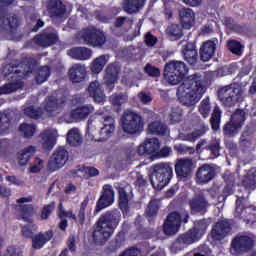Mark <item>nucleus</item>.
<instances>
[{
	"instance_id": "nucleus-54",
	"label": "nucleus",
	"mask_w": 256,
	"mask_h": 256,
	"mask_svg": "<svg viewBox=\"0 0 256 256\" xmlns=\"http://www.w3.org/2000/svg\"><path fill=\"white\" fill-rule=\"evenodd\" d=\"M198 111L204 119H207L209 117V114L211 113V103L209 102V97L203 99L198 106Z\"/></svg>"
},
{
	"instance_id": "nucleus-52",
	"label": "nucleus",
	"mask_w": 256,
	"mask_h": 256,
	"mask_svg": "<svg viewBox=\"0 0 256 256\" xmlns=\"http://www.w3.org/2000/svg\"><path fill=\"white\" fill-rule=\"evenodd\" d=\"M21 211L23 214L24 221H27L28 223H33V219L28 217H33L35 213H37V210L33 207V205H21Z\"/></svg>"
},
{
	"instance_id": "nucleus-57",
	"label": "nucleus",
	"mask_w": 256,
	"mask_h": 256,
	"mask_svg": "<svg viewBox=\"0 0 256 256\" xmlns=\"http://www.w3.org/2000/svg\"><path fill=\"white\" fill-rule=\"evenodd\" d=\"M144 73H146L148 77H161V69L157 68L156 66H153L150 63H147L145 65Z\"/></svg>"
},
{
	"instance_id": "nucleus-6",
	"label": "nucleus",
	"mask_w": 256,
	"mask_h": 256,
	"mask_svg": "<svg viewBox=\"0 0 256 256\" xmlns=\"http://www.w3.org/2000/svg\"><path fill=\"white\" fill-rule=\"evenodd\" d=\"M37 65V61L33 58H28L24 62L20 64H8L4 68V75L8 77L11 75L12 79H27L33 71H35V67Z\"/></svg>"
},
{
	"instance_id": "nucleus-30",
	"label": "nucleus",
	"mask_w": 256,
	"mask_h": 256,
	"mask_svg": "<svg viewBox=\"0 0 256 256\" xmlns=\"http://www.w3.org/2000/svg\"><path fill=\"white\" fill-rule=\"evenodd\" d=\"M52 230L46 232H40L39 234L32 237V247L33 249H42L51 239H53Z\"/></svg>"
},
{
	"instance_id": "nucleus-21",
	"label": "nucleus",
	"mask_w": 256,
	"mask_h": 256,
	"mask_svg": "<svg viewBox=\"0 0 256 256\" xmlns=\"http://www.w3.org/2000/svg\"><path fill=\"white\" fill-rule=\"evenodd\" d=\"M209 227V221L206 219L197 220L194 222V227L187 232L188 235H191L193 241H198L203 235H205L207 228Z\"/></svg>"
},
{
	"instance_id": "nucleus-44",
	"label": "nucleus",
	"mask_w": 256,
	"mask_h": 256,
	"mask_svg": "<svg viewBox=\"0 0 256 256\" xmlns=\"http://www.w3.org/2000/svg\"><path fill=\"white\" fill-rule=\"evenodd\" d=\"M13 112L4 111L0 113V135H3L7 129H9V123H11V115Z\"/></svg>"
},
{
	"instance_id": "nucleus-19",
	"label": "nucleus",
	"mask_w": 256,
	"mask_h": 256,
	"mask_svg": "<svg viewBox=\"0 0 256 256\" xmlns=\"http://www.w3.org/2000/svg\"><path fill=\"white\" fill-rule=\"evenodd\" d=\"M58 137L59 134L57 132V129L48 128L41 132L40 141L45 149H53V147H55V143L57 142Z\"/></svg>"
},
{
	"instance_id": "nucleus-34",
	"label": "nucleus",
	"mask_w": 256,
	"mask_h": 256,
	"mask_svg": "<svg viewBox=\"0 0 256 256\" xmlns=\"http://www.w3.org/2000/svg\"><path fill=\"white\" fill-rule=\"evenodd\" d=\"M148 132L151 135L165 136L169 135V128L161 121H154L148 125Z\"/></svg>"
},
{
	"instance_id": "nucleus-53",
	"label": "nucleus",
	"mask_w": 256,
	"mask_h": 256,
	"mask_svg": "<svg viewBox=\"0 0 256 256\" xmlns=\"http://www.w3.org/2000/svg\"><path fill=\"white\" fill-rule=\"evenodd\" d=\"M159 205H160L159 200L157 199L151 200L145 210L146 217H155L159 211Z\"/></svg>"
},
{
	"instance_id": "nucleus-13",
	"label": "nucleus",
	"mask_w": 256,
	"mask_h": 256,
	"mask_svg": "<svg viewBox=\"0 0 256 256\" xmlns=\"http://www.w3.org/2000/svg\"><path fill=\"white\" fill-rule=\"evenodd\" d=\"M195 169V163L191 158H181L175 164V173L178 179H189Z\"/></svg>"
},
{
	"instance_id": "nucleus-60",
	"label": "nucleus",
	"mask_w": 256,
	"mask_h": 256,
	"mask_svg": "<svg viewBox=\"0 0 256 256\" xmlns=\"http://www.w3.org/2000/svg\"><path fill=\"white\" fill-rule=\"evenodd\" d=\"M19 131L23 133L24 137H33L35 135V125L33 124H21Z\"/></svg>"
},
{
	"instance_id": "nucleus-12",
	"label": "nucleus",
	"mask_w": 256,
	"mask_h": 256,
	"mask_svg": "<svg viewBox=\"0 0 256 256\" xmlns=\"http://www.w3.org/2000/svg\"><path fill=\"white\" fill-rule=\"evenodd\" d=\"M115 201V191H113V186L106 184L102 188V193L100 198L96 203L95 213H99L102 209H107L110 205H113Z\"/></svg>"
},
{
	"instance_id": "nucleus-35",
	"label": "nucleus",
	"mask_w": 256,
	"mask_h": 256,
	"mask_svg": "<svg viewBox=\"0 0 256 256\" xmlns=\"http://www.w3.org/2000/svg\"><path fill=\"white\" fill-rule=\"evenodd\" d=\"M66 141L71 147H79L83 143V137L78 128H71L66 136Z\"/></svg>"
},
{
	"instance_id": "nucleus-11",
	"label": "nucleus",
	"mask_w": 256,
	"mask_h": 256,
	"mask_svg": "<svg viewBox=\"0 0 256 256\" xmlns=\"http://www.w3.org/2000/svg\"><path fill=\"white\" fill-rule=\"evenodd\" d=\"M188 205L193 215L197 213L205 215L209 208V201L205 198V193L198 192L189 200Z\"/></svg>"
},
{
	"instance_id": "nucleus-61",
	"label": "nucleus",
	"mask_w": 256,
	"mask_h": 256,
	"mask_svg": "<svg viewBox=\"0 0 256 256\" xmlns=\"http://www.w3.org/2000/svg\"><path fill=\"white\" fill-rule=\"evenodd\" d=\"M127 205H129V196L127 195V192H125V189L120 188L119 189V206H120V209H127Z\"/></svg>"
},
{
	"instance_id": "nucleus-55",
	"label": "nucleus",
	"mask_w": 256,
	"mask_h": 256,
	"mask_svg": "<svg viewBox=\"0 0 256 256\" xmlns=\"http://www.w3.org/2000/svg\"><path fill=\"white\" fill-rule=\"evenodd\" d=\"M210 123L212 125L213 131H217V129H219V125L221 123V111L219 110V108L214 109L210 119Z\"/></svg>"
},
{
	"instance_id": "nucleus-5",
	"label": "nucleus",
	"mask_w": 256,
	"mask_h": 256,
	"mask_svg": "<svg viewBox=\"0 0 256 256\" xmlns=\"http://www.w3.org/2000/svg\"><path fill=\"white\" fill-rule=\"evenodd\" d=\"M122 129L128 135H139L145 127L143 117L133 110H125L122 114Z\"/></svg>"
},
{
	"instance_id": "nucleus-2",
	"label": "nucleus",
	"mask_w": 256,
	"mask_h": 256,
	"mask_svg": "<svg viewBox=\"0 0 256 256\" xmlns=\"http://www.w3.org/2000/svg\"><path fill=\"white\" fill-rule=\"evenodd\" d=\"M121 221L119 210H109L98 218L94 225L93 241L96 245H105Z\"/></svg>"
},
{
	"instance_id": "nucleus-4",
	"label": "nucleus",
	"mask_w": 256,
	"mask_h": 256,
	"mask_svg": "<svg viewBox=\"0 0 256 256\" xmlns=\"http://www.w3.org/2000/svg\"><path fill=\"white\" fill-rule=\"evenodd\" d=\"M152 175L150 177L151 185L154 189H163L169 185L173 177V168L167 163H158L152 166Z\"/></svg>"
},
{
	"instance_id": "nucleus-56",
	"label": "nucleus",
	"mask_w": 256,
	"mask_h": 256,
	"mask_svg": "<svg viewBox=\"0 0 256 256\" xmlns=\"http://www.w3.org/2000/svg\"><path fill=\"white\" fill-rule=\"evenodd\" d=\"M30 224H27L22 227V235L26 239L33 238V235H35V232L37 231V226L33 224V222H29Z\"/></svg>"
},
{
	"instance_id": "nucleus-37",
	"label": "nucleus",
	"mask_w": 256,
	"mask_h": 256,
	"mask_svg": "<svg viewBox=\"0 0 256 256\" xmlns=\"http://www.w3.org/2000/svg\"><path fill=\"white\" fill-rule=\"evenodd\" d=\"M145 5V0H124L123 9L126 13H138L139 9Z\"/></svg>"
},
{
	"instance_id": "nucleus-28",
	"label": "nucleus",
	"mask_w": 256,
	"mask_h": 256,
	"mask_svg": "<svg viewBox=\"0 0 256 256\" xmlns=\"http://www.w3.org/2000/svg\"><path fill=\"white\" fill-rule=\"evenodd\" d=\"M217 51V44L211 40L204 42L200 48V58L202 61H209L215 57Z\"/></svg>"
},
{
	"instance_id": "nucleus-48",
	"label": "nucleus",
	"mask_w": 256,
	"mask_h": 256,
	"mask_svg": "<svg viewBox=\"0 0 256 256\" xmlns=\"http://www.w3.org/2000/svg\"><path fill=\"white\" fill-rule=\"evenodd\" d=\"M88 203L89 200H84L81 203L80 210L77 216H75L73 213H70V217H72V219H75L77 223H79V225L81 226L85 225V209H87Z\"/></svg>"
},
{
	"instance_id": "nucleus-51",
	"label": "nucleus",
	"mask_w": 256,
	"mask_h": 256,
	"mask_svg": "<svg viewBox=\"0 0 256 256\" xmlns=\"http://www.w3.org/2000/svg\"><path fill=\"white\" fill-rule=\"evenodd\" d=\"M245 110L243 109H237L232 115L230 120L232 123H236V125H240V127H243V123H245L246 118Z\"/></svg>"
},
{
	"instance_id": "nucleus-20",
	"label": "nucleus",
	"mask_w": 256,
	"mask_h": 256,
	"mask_svg": "<svg viewBox=\"0 0 256 256\" xmlns=\"http://www.w3.org/2000/svg\"><path fill=\"white\" fill-rule=\"evenodd\" d=\"M17 27H19V18L17 15L12 14L8 16H2L0 22L1 33H13Z\"/></svg>"
},
{
	"instance_id": "nucleus-15",
	"label": "nucleus",
	"mask_w": 256,
	"mask_h": 256,
	"mask_svg": "<svg viewBox=\"0 0 256 256\" xmlns=\"http://www.w3.org/2000/svg\"><path fill=\"white\" fill-rule=\"evenodd\" d=\"M121 68L117 64H109L105 69L104 85L108 87L109 91H113L115 83L119 79V72Z\"/></svg>"
},
{
	"instance_id": "nucleus-40",
	"label": "nucleus",
	"mask_w": 256,
	"mask_h": 256,
	"mask_svg": "<svg viewBox=\"0 0 256 256\" xmlns=\"http://www.w3.org/2000/svg\"><path fill=\"white\" fill-rule=\"evenodd\" d=\"M166 35L171 39V41H177L183 37V29L179 24H171L166 29Z\"/></svg>"
},
{
	"instance_id": "nucleus-46",
	"label": "nucleus",
	"mask_w": 256,
	"mask_h": 256,
	"mask_svg": "<svg viewBox=\"0 0 256 256\" xmlns=\"http://www.w3.org/2000/svg\"><path fill=\"white\" fill-rule=\"evenodd\" d=\"M204 149H206V151H210L212 156L219 157L221 152V140L213 139L204 147Z\"/></svg>"
},
{
	"instance_id": "nucleus-50",
	"label": "nucleus",
	"mask_w": 256,
	"mask_h": 256,
	"mask_svg": "<svg viewBox=\"0 0 256 256\" xmlns=\"http://www.w3.org/2000/svg\"><path fill=\"white\" fill-rule=\"evenodd\" d=\"M24 114L26 117H30V119H41L43 117V108L28 106L24 108Z\"/></svg>"
},
{
	"instance_id": "nucleus-18",
	"label": "nucleus",
	"mask_w": 256,
	"mask_h": 256,
	"mask_svg": "<svg viewBox=\"0 0 256 256\" xmlns=\"http://www.w3.org/2000/svg\"><path fill=\"white\" fill-rule=\"evenodd\" d=\"M160 143L157 138H146L137 148L138 155H153L159 153Z\"/></svg>"
},
{
	"instance_id": "nucleus-64",
	"label": "nucleus",
	"mask_w": 256,
	"mask_h": 256,
	"mask_svg": "<svg viewBox=\"0 0 256 256\" xmlns=\"http://www.w3.org/2000/svg\"><path fill=\"white\" fill-rule=\"evenodd\" d=\"M181 117H183V111L179 108H173L170 113L171 123H179V121H181Z\"/></svg>"
},
{
	"instance_id": "nucleus-8",
	"label": "nucleus",
	"mask_w": 256,
	"mask_h": 256,
	"mask_svg": "<svg viewBox=\"0 0 256 256\" xmlns=\"http://www.w3.org/2000/svg\"><path fill=\"white\" fill-rule=\"evenodd\" d=\"M77 37L84 41L85 45H90V47H97L99 49L107 43V36H105V32L93 26L80 31Z\"/></svg>"
},
{
	"instance_id": "nucleus-25",
	"label": "nucleus",
	"mask_w": 256,
	"mask_h": 256,
	"mask_svg": "<svg viewBox=\"0 0 256 256\" xmlns=\"http://www.w3.org/2000/svg\"><path fill=\"white\" fill-rule=\"evenodd\" d=\"M43 108L49 117H55V115H59V113L61 112V105L59 104V100L55 96H50L46 98L43 103Z\"/></svg>"
},
{
	"instance_id": "nucleus-32",
	"label": "nucleus",
	"mask_w": 256,
	"mask_h": 256,
	"mask_svg": "<svg viewBox=\"0 0 256 256\" xmlns=\"http://www.w3.org/2000/svg\"><path fill=\"white\" fill-rule=\"evenodd\" d=\"M179 17L184 29H189L192 25H195V13L191 8H182L179 11Z\"/></svg>"
},
{
	"instance_id": "nucleus-7",
	"label": "nucleus",
	"mask_w": 256,
	"mask_h": 256,
	"mask_svg": "<svg viewBox=\"0 0 256 256\" xmlns=\"http://www.w3.org/2000/svg\"><path fill=\"white\" fill-rule=\"evenodd\" d=\"M243 88L238 84L224 86L218 91V97L224 107H235L237 103L243 101Z\"/></svg>"
},
{
	"instance_id": "nucleus-62",
	"label": "nucleus",
	"mask_w": 256,
	"mask_h": 256,
	"mask_svg": "<svg viewBox=\"0 0 256 256\" xmlns=\"http://www.w3.org/2000/svg\"><path fill=\"white\" fill-rule=\"evenodd\" d=\"M55 210V202H52L46 206L43 207L42 211H41V219H49V217L51 216V213H53V211Z\"/></svg>"
},
{
	"instance_id": "nucleus-47",
	"label": "nucleus",
	"mask_w": 256,
	"mask_h": 256,
	"mask_svg": "<svg viewBox=\"0 0 256 256\" xmlns=\"http://www.w3.org/2000/svg\"><path fill=\"white\" fill-rule=\"evenodd\" d=\"M209 131V126L203 124L200 129L194 130L192 133L188 134L186 136V140L190 141L191 143H194V141H197L200 137H203L205 133Z\"/></svg>"
},
{
	"instance_id": "nucleus-43",
	"label": "nucleus",
	"mask_w": 256,
	"mask_h": 256,
	"mask_svg": "<svg viewBox=\"0 0 256 256\" xmlns=\"http://www.w3.org/2000/svg\"><path fill=\"white\" fill-rule=\"evenodd\" d=\"M242 185L247 189H255L256 185V168H252L242 181Z\"/></svg>"
},
{
	"instance_id": "nucleus-9",
	"label": "nucleus",
	"mask_w": 256,
	"mask_h": 256,
	"mask_svg": "<svg viewBox=\"0 0 256 256\" xmlns=\"http://www.w3.org/2000/svg\"><path fill=\"white\" fill-rule=\"evenodd\" d=\"M255 245V240L247 235H236L231 241V255L239 256L249 253Z\"/></svg>"
},
{
	"instance_id": "nucleus-3",
	"label": "nucleus",
	"mask_w": 256,
	"mask_h": 256,
	"mask_svg": "<svg viewBox=\"0 0 256 256\" xmlns=\"http://www.w3.org/2000/svg\"><path fill=\"white\" fill-rule=\"evenodd\" d=\"M187 73L189 68L183 61L172 60L164 66V77L170 85H179Z\"/></svg>"
},
{
	"instance_id": "nucleus-31",
	"label": "nucleus",
	"mask_w": 256,
	"mask_h": 256,
	"mask_svg": "<svg viewBox=\"0 0 256 256\" xmlns=\"http://www.w3.org/2000/svg\"><path fill=\"white\" fill-rule=\"evenodd\" d=\"M90 97H93L95 103H103L105 101V93L99 81L95 80L88 87Z\"/></svg>"
},
{
	"instance_id": "nucleus-41",
	"label": "nucleus",
	"mask_w": 256,
	"mask_h": 256,
	"mask_svg": "<svg viewBox=\"0 0 256 256\" xmlns=\"http://www.w3.org/2000/svg\"><path fill=\"white\" fill-rule=\"evenodd\" d=\"M22 88L23 82L21 81L4 84L0 87V95H9V93H15V91H19Z\"/></svg>"
},
{
	"instance_id": "nucleus-58",
	"label": "nucleus",
	"mask_w": 256,
	"mask_h": 256,
	"mask_svg": "<svg viewBox=\"0 0 256 256\" xmlns=\"http://www.w3.org/2000/svg\"><path fill=\"white\" fill-rule=\"evenodd\" d=\"M110 101L114 107H121V105L127 103V96L123 93L114 94L110 97Z\"/></svg>"
},
{
	"instance_id": "nucleus-22",
	"label": "nucleus",
	"mask_w": 256,
	"mask_h": 256,
	"mask_svg": "<svg viewBox=\"0 0 256 256\" xmlns=\"http://www.w3.org/2000/svg\"><path fill=\"white\" fill-rule=\"evenodd\" d=\"M85 77H87V68L82 64H74L69 69V78L72 83H82L85 81Z\"/></svg>"
},
{
	"instance_id": "nucleus-26",
	"label": "nucleus",
	"mask_w": 256,
	"mask_h": 256,
	"mask_svg": "<svg viewBox=\"0 0 256 256\" xmlns=\"http://www.w3.org/2000/svg\"><path fill=\"white\" fill-rule=\"evenodd\" d=\"M182 55L184 61L188 62L189 65H197V61L199 60V54L197 53L195 44L187 43L182 49Z\"/></svg>"
},
{
	"instance_id": "nucleus-39",
	"label": "nucleus",
	"mask_w": 256,
	"mask_h": 256,
	"mask_svg": "<svg viewBox=\"0 0 256 256\" xmlns=\"http://www.w3.org/2000/svg\"><path fill=\"white\" fill-rule=\"evenodd\" d=\"M125 244V234L119 233L116 237L109 242L107 250L109 253H115L118 249H121Z\"/></svg>"
},
{
	"instance_id": "nucleus-10",
	"label": "nucleus",
	"mask_w": 256,
	"mask_h": 256,
	"mask_svg": "<svg viewBox=\"0 0 256 256\" xmlns=\"http://www.w3.org/2000/svg\"><path fill=\"white\" fill-rule=\"evenodd\" d=\"M68 160L69 152L65 149V147H59L55 150L48 161L49 171H58V169L65 166Z\"/></svg>"
},
{
	"instance_id": "nucleus-27",
	"label": "nucleus",
	"mask_w": 256,
	"mask_h": 256,
	"mask_svg": "<svg viewBox=\"0 0 256 256\" xmlns=\"http://www.w3.org/2000/svg\"><path fill=\"white\" fill-rule=\"evenodd\" d=\"M48 11L52 19H63V15H65V5H63L61 0H50Z\"/></svg>"
},
{
	"instance_id": "nucleus-45",
	"label": "nucleus",
	"mask_w": 256,
	"mask_h": 256,
	"mask_svg": "<svg viewBox=\"0 0 256 256\" xmlns=\"http://www.w3.org/2000/svg\"><path fill=\"white\" fill-rule=\"evenodd\" d=\"M50 75L51 69L49 68V66H42L38 69V72L35 76L36 82L38 83V85H41L49 79Z\"/></svg>"
},
{
	"instance_id": "nucleus-33",
	"label": "nucleus",
	"mask_w": 256,
	"mask_h": 256,
	"mask_svg": "<svg viewBox=\"0 0 256 256\" xmlns=\"http://www.w3.org/2000/svg\"><path fill=\"white\" fill-rule=\"evenodd\" d=\"M68 55L78 61H87V59H91L93 51L86 47H74L68 51Z\"/></svg>"
},
{
	"instance_id": "nucleus-42",
	"label": "nucleus",
	"mask_w": 256,
	"mask_h": 256,
	"mask_svg": "<svg viewBox=\"0 0 256 256\" xmlns=\"http://www.w3.org/2000/svg\"><path fill=\"white\" fill-rule=\"evenodd\" d=\"M240 129L241 125H238L237 123L233 122V120H230L224 125L223 133L226 137H235V135L239 133Z\"/></svg>"
},
{
	"instance_id": "nucleus-24",
	"label": "nucleus",
	"mask_w": 256,
	"mask_h": 256,
	"mask_svg": "<svg viewBox=\"0 0 256 256\" xmlns=\"http://www.w3.org/2000/svg\"><path fill=\"white\" fill-rule=\"evenodd\" d=\"M34 39L35 43L41 47H51V45H55L59 41V36L55 32H43Z\"/></svg>"
},
{
	"instance_id": "nucleus-59",
	"label": "nucleus",
	"mask_w": 256,
	"mask_h": 256,
	"mask_svg": "<svg viewBox=\"0 0 256 256\" xmlns=\"http://www.w3.org/2000/svg\"><path fill=\"white\" fill-rule=\"evenodd\" d=\"M175 151L180 155H195V148L186 146L184 144H178L174 146Z\"/></svg>"
},
{
	"instance_id": "nucleus-63",
	"label": "nucleus",
	"mask_w": 256,
	"mask_h": 256,
	"mask_svg": "<svg viewBox=\"0 0 256 256\" xmlns=\"http://www.w3.org/2000/svg\"><path fill=\"white\" fill-rule=\"evenodd\" d=\"M86 179H91V177L99 176V170L95 167L87 166L82 169Z\"/></svg>"
},
{
	"instance_id": "nucleus-16",
	"label": "nucleus",
	"mask_w": 256,
	"mask_h": 256,
	"mask_svg": "<svg viewBox=\"0 0 256 256\" xmlns=\"http://www.w3.org/2000/svg\"><path fill=\"white\" fill-rule=\"evenodd\" d=\"M229 233H231V224L227 221H219L212 227L210 235L214 241H223Z\"/></svg>"
},
{
	"instance_id": "nucleus-23",
	"label": "nucleus",
	"mask_w": 256,
	"mask_h": 256,
	"mask_svg": "<svg viewBox=\"0 0 256 256\" xmlns=\"http://www.w3.org/2000/svg\"><path fill=\"white\" fill-rule=\"evenodd\" d=\"M91 113H95V107H93L91 104H87L76 107L71 111L70 115L74 121H85V119H87Z\"/></svg>"
},
{
	"instance_id": "nucleus-29",
	"label": "nucleus",
	"mask_w": 256,
	"mask_h": 256,
	"mask_svg": "<svg viewBox=\"0 0 256 256\" xmlns=\"http://www.w3.org/2000/svg\"><path fill=\"white\" fill-rule=\"evenodd\" d=\"M192 243H195V240H193L191 234L186 232L185 234L180 235L172 244L171 252L178 253V251H183L187 245H191Z\"/></svg>"
},
{
	"instance_id": "nucleus-36",
	"label": "nucleus",
	"mask_w": 256,
	"mask_h": 256,
	"mask_svg": "<svg viewBox=\"0 0 256 256\" xmlns=\"http://www.w3.org/2000/svg\"><path fill=\"white\" fill-rule=\"evenodd\" d=\"M109 62V55H101L94 59L90 65L92 73L99 74L103 71V68Z\"/></svg>"
},
{
	"instance_id": "nucleus-17",
	"label": "nucleus",
	"mask_w": 256,
	"mask_h": 256,
	"mask_svg": "<svg viewBox=\"0 0 256 256\" xmlns=\"http://www.w3.org/2000/svg\"><path fill=\"white\" fill-rule=\"evenodd\" d=\"M215 179V168L211 164H204L196 171V182L202 185Z\"/></svg>"
},
{
	"instance_id": "nucleus-14",
	"label": "nucleus",
	"mask_w": 256,
	"mask_h": 256,
	"mask_svg": "<svg viewBox=\"0 0 256 256\" xmlns=\"http://www.w3.org/2000/svg\"><path fill=\"white\" fill-rule=\"evenodd\" d=\"M181 227V215L177 212L170 213L163 225L165 235H175Z\"/></svg>"
},
{
	"instance_id": "nucleus-38",
	"label": "nucleus",
	"mask_w": 256,
	"mask_h": 256,
	"mask_svg": "<svg viewBox=\"0 0 256 256\" xmlns=\"http://www.w3.org/2000/svg\"><path fill=\"white\" fill-rule=\"evenodd\" d=\"M35 146H29L18 152V164L21 166L27 165L29 159L35 155Z\"/></svg>"
},
{
	"instance_id": "nucleus-1",
	"label": "nucleus",
	"mask_w": 256,
	"mask_h": 256,
	"mask_svg": "<svg viewBox=\"0 0 256 256\" xmlns=\"http://www.w3.org/2000/svg\"><path fill=\"white\" fill-rule=\"evenodd\" d=\"M205 91H207V86H205L201 76L197 74L190 75L177 89L178 101L186 107H191L201 101Z\"/></svg>"
},
{
	"instance_id": "nucleus-49",
	"label": "nucleus",
	"mask_w": 256,
	"mask_h": 256,
	"mask_svg": "<svg viewBox=\"0 0 256 256\" xmlns=\"http://www.w3.org/2000/svg\"><path fill=\"white\" fill-rule=\"evenodd\" d=\"M227 48L231 53L237 55L238 57L243 55V45H241V42L237 40H229L227 43Z\"/></svg>"
}]
</instances>
